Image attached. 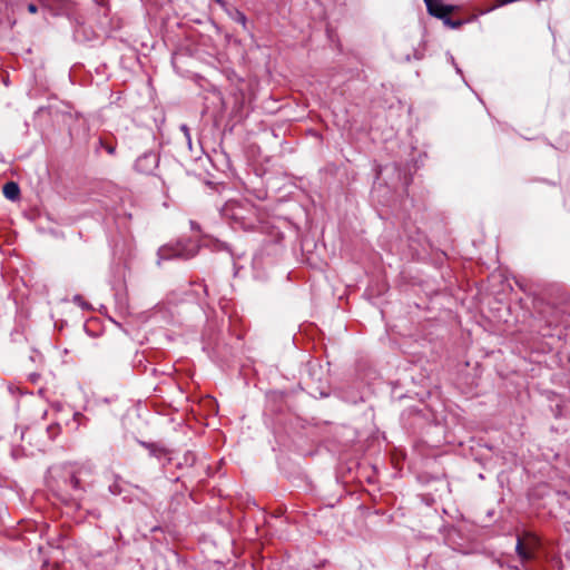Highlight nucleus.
I'll return each instance as SVG.
<instances>
[{"label":"nucleus","instance_id":"1","mask_svg":"<svg viewBox=\"0 0 570 570\" xmlns=\"http://www.w3.org/2000/svg\"><path fill=\"white\" fill-rule=\"evenodd\" d=\"M222 215L230 224L245 230L253 229L262 219L261 209L245 197L226 202L222 207Z\"/></svg>","mask_w":570,"mask_h":570},{"label":"nucleus","instance_id":"2","mask_svg":"<svg viewBox=\"0 0 570 570\" xmlns=\"http://www.w3.org/2000/svg\"><path fill=\"white\" fill-rule=\"evenodd\" d=\"M197 254V247L194 243H190L189 248H183L180 245L177 247H161L159 249V256L164 259L170 258H183L188 259L194 257Z\"/></svg>","mask_w":570,"mask_h":570},{"label":"nucleus","instance_id":"3","mask_svg":"<svg viewBox=\"0 0 570 570\" xmlns=\"http://www.w3.org/2000/svg\"><path fill=\"white\" fill-rule=\"evenodd\" d=\"M539 544L538 538L533 534H527V542L518 537L515 550L522 560H530L533 557V551Z\"/></svg>","mask_w":570,"mask_h":570},{"label":"nucleus","instance_id":"4","mask_svg":"<svg viewBox=\"0 0 570 570\" xmlns=\"http://www.w3.org/2000/svg\"><path fill=\"white\" fill-rule=\"evenodd\" d=\"M430 14L445 19L452 11V7L442 4L439 0H424Z\"/></svg>","mask_w":570,"mask_h":570},{"label":"nucleus","instance_id":"5","mask_svg":"<svg viewBox=\"0 0 570 570\" xmlns=\"http://www.w3.org/2000/svg\"><path fill=\"white\" fill-rule=\"evenodd\" d=\"M157 159L151 154H145L135 163V168L139 173H149L156 166Z\"/></svg>","mask_w":570,"mask_h":570},{"label":"nucleus","instance_id":"6","mask_svg":"<svg viewBox=\"0 0 570 570\" xmlns=\"http://www.w3.org/2000/svg\"><path fill=\"white\" fill-rule=\"evenodd\" d=\"M2 193L6 198L10 200H16L19 198L20 188L17 183L8 181L3 185Z\"/></svg>","mask_w":570,"mask_h":570},{"label":"nucleus","instance_id":"7","mask_svg":"<svg viewBox=\"0 0 570 570\" xmlns=\"http://www.w3.org/2000/svg\"><path fill=\"white\" fill-rule=\"evenodd\" d=\"M82 473H89V471L85 469H79L70 476V484L75 490H85L81 479Z\"/></svg>","mask_w":570,"mask_h":570},{"label":"nucleus","instance_id":"8","mask_svg":"<svg viewBox=\"0 0 570 570\" xmlns=\"http://www.w3.org/2000/svg\"><path fill=\"white\" fill-rule=\"evenodd\" d=\"M60 425L59 424H51L47 428V433L51 440H53L59 433H60Z\"/></svg>","mask_w":570,"mask_h":570},{"label":"nucleus","instance_id":"9","mask_svg":"<svg viewBox=\"0 0 570 570\" xmlns=\"http://www.w3.org/2000/svg\"><path fill=\"white\" fill-rule=\"evenodd\" d=\"M444 23L451 28H459L462 22L461 21H453L451 20L449 17H446L445 19H443Z\"/></svg>","mask_w":570,"mask_h":570},{"label":"nucleus","instance_id":"10","mask_svg":"<svg viewBox=\"0 0 570 570\" xmlns=\"http://www.w3.org/2000/svg\"><path fill=\"white\" fill-rule=\"evenodd\" d=\"M235 20H236L237 22L242 23L244 27L246 26V21H247V19H246V17H245V14H244L243 12L237 11V12H236V18H235Z\"/></svg>","mask_w":570,"mask_h":570},{"label":"nucleus","instance_id":"11","mask_svg":"<svg viewBox=\"0 0 570 570\" xmlns=\"http://www.w3.org/2000/svg\"><path fill=\"white\" fill-rule=\"evenodd\" d=\"M101 146L106 149V151L110 155H114L116 153V147L112 145H105L102 141H100Z\"/></svg>","mask_w":570,"mask_h":570},{"label":"nucleus","instance_id":"12","mask_svg":"<svg viewBox=\"0 0 570 570\" xmlns=\"http://www.w3.org/2000/svg\"><path fill=\"white\" fill-rule=\"evenodd\" d=\"M28 11H29L30 13H36V12L38 11V8H37V6H36L35 3H30V4L28 6Z\"/></svg>","mask_w":570,"mask_h":570},{"label":"nucleus","instance_id":"13","mask_svg":"<svg viewBox=\"0 0 570 570\" xmlns=\"http://www.w3.org/2000/svg\"><path fill=\"white\" fill-rule=\"evenodd\" d=\"M42 3L45 4H49L50 3V0H40Z\"/></svg>","mask_w":570,"mask_h":570},{"label":"nucleus","instance_id":"14","mask_svg":"<svg viewBox=\"0 0 570 570\" xmlns=\"http://www.w3.org/2000/svg\"><path fill=\"white\" fill-rule=\"evenodd\" d=\"M217 2H219V3H220L222 1H220V0H217Z\"/></svg>","mask_w":570,"mask_h":570}]
</instances>
